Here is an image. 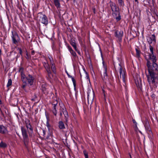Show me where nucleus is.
<instances>
[{
  "label": "nucleus",
  "mask_w": 158,
  "mask_h": 158,
  "mask_svg": "<svg viewBox=\"0 0 158 158\" xmlns=\"http://www.w3.org/2000/svg\"><path fill=\"white\" fill-rule=\"evenodd\" d=\"M7 131L6 128L3 126H0V133L2 134L5 133Z\"/></svg>",
  "instance_id": "nucleus-15"
},
{
  "label": "nucleus",
  "mask_w": 158,
  "mask_h": 158,
  "mask_svg": "<svg viewBox=\"0 0 158 158\" xmlns=\"http://www.w3.org/2000/svg\"><path fill=\"white\" fill-rule=\"evenodd\" d=\"M26 127L28 129L30 130L31 131H32V127L31 126L30 123L26 124Z\"/></svg>",
  "instance_id": "nucleus-22"
},
{
  "label": "nucleus",
  "mask_w": 158,
  "mask_h": 158,
  "mask_svg": "<svg viewBox=\"0 0 158 158\" xmlns=\"http://www.w3.org/2000/svg\"><path fill=\"white\" fill-rule=\"evenodd\" d=\"M50 137V135H49L45 138V139L47 141H48L49 139H51Z\"/></svg>",
  "instance_id": "nucleus-32"
},
{
  "label": "nucleus",
  "mask_w": 158,
  "mask_h": 158,
  "mask_svg": "<svg viewBox=\"0 0 158 158\" xmlns=\"http://www.w3.org/2000/svg\"><path fill=\"white\" fill-rule=\"evenodd\" d=\"M85 73H86V75L87 76V73L86 72H85Z\"/></svg>",
  "instance_id": "nucleus-47"
},
{
  "label": "nucleus",
  "mask_w": 158,
  "mask_h": 158,
  "mask_svg": "<svg viewBox=\"0 0 158 158\" xmlns=\"http://www.w3.org/2000/svg\"><path fill=\"white\" fill-rule=\"evenodd\" d=\"M67 47H68V48L69 51H70V52L73 51V50L72 49V48H71V47L70 46L68 45V46Z\"/></svg>",
  "instance_id": "nucleus-33"
},
{
  "label": "nucleus",
  "mask_w": 158,
  "mask_h": 158,
  "mask_svg": "<svg viewBox=\"0 0 158 158\" xmlns=\"http://www.w3.org/2000/svg\"><path fill=\"white\" fill-rule=\"evenodd\" d=\"M118 68L119 69L120 77H118V80L119 82L123 85H125V73L124 69L122 67L120 64H119Z\"/></svg>",
  "instance_id": "nucleus-5"
},
{
  "label": "nucleus",
  "mask_w": 158,
  "mask_h": 158,
  "mask_svg": "<svg viewBox=\"0 0 158 158\" xmlns=\"http://www.w3.org/2000/svg\"><path fill=\"white\" fill-rule=\"evenodd\" d=\"M58 104V102L56 100H55L52 103V106H56Z\"/></svg>",
  "instance_id": "nucleus-28"
},
{
  "label": "nucleus",
  "mask_w": 158,
  "mask_h": 158,
  "mask_svg": "<svg viewBox=\"0 0 158 158\" xmlns=\"http://www.w3.org/2000/svg\"><path fill=\"white\" fill-rule=\"evenodd\" d=\"M24 85H23L22 86V88L24 89V88H25V87H26V85H27V84H25V83H24Z\"/></svg>",
  "instance_id": "nucleus-35"
},
{
  "label": "nucleus",
  "mask_w": 158,
  "mask_h": 158,
  "mask_svg": "<svg viewBox=\"0 0 158 158\" xmlns=\"http://www.w3.org/2000/svg\"><path fill=\"white\" fill-rule=\"evenodd\" d=\"M145 58L147 61V66L149 73V74L147 75V80L150 86L156 87L158 83V64L156 63V59L153 58L150 59L152 61V64L147 56H145Z\"/></svg>",
  "instance_id": "nucleus-1"
},
{
  "label": "nucleus",
  "mask_w": 158,
  "mask_h": 158,
  "mask_svg": "<svg viewBox=\"0 0 158 158\" xmlns=\"http://www.w3.org/2000/svg\"><path fill=\"white\" fill-rule=\"evenodd\" d=\"M130 156L131 157V155H130Z\"/></svg>",
  "instance_id": "nucleus-49"
},
{
  "label": "nucleus",
  "mask_w": 158,
  "mask_h": 158,
  "mask_svg": "<svg viewBox=\"0 0 158 158\" xmlns=\"http://www.w3.org/2000/svg\"><path fill=\"white\" fill-rule=\"evenodd\" d=\"M102 91L103 92V93L104 94V96H105V91H104V90L103 89H102Z\"/></svg>",
  "instance_id": "nucleus-41"
},
{
  "label": "nucleus",
  "mask_w": 158,
  "mask_h": 158,
  "mask_svg": "<svg viewBox=\"0 0 158 158\" xmlns=\"http://www.w3.org/2000/svg\"><path fill=\"white\" fill-rule=\"evenodd\" d=\"M115 33V36L118 38L119 41H121L122 40V37L123 35V31H116Z\"/></svg>",
  "instance_id": "nucleus-12"
},
{
  "label": "nucleus",
  "mask_w": 158,
  "mask_h": 158,
  "mask_svg": "<svg viewBox=\"0 0 158 158\" xmlns=\"http://www.w3.org/2000/svg\"><path fill=\"white\" fill-rule=\"evenodd\" d=\"M12 80L11 79H9L8 81V82L7 83V87H9V86H11L12 85Z\"/></svg>",
  "instance_id": "nucleus-23"
},
{
  "label": "nucleus",
  "mask_w": 158,
  "mask_h": 158,
  "mask_svg": "<svg viewBox=\"0 0 158 158\" xmlns=\"http://www.w3.org/2000/svg\"><path fill=\"white\" fill-rule=\"evenodd\" d=\"M22 68L20 69L19 71L20 73L21 77V80L23 83L27 84L28 83L30 85H33L34 82V78L32 76L29 75L27 77H26L23 72Z\"/></svg>",
  "instance_id": "nucleus-3"
},
{
  "label": "nucleus",
  "mask_w": 158,
  "mask_h": 158,
  "mask_svg": "<svg viewBox=\"0 0 158 158\" xmlns=\"http://www.w3.org/2000/svg\"><path fill=\"white\" fill-rule=\"evenodd\" d=\"M35 53V51L34 50H32L31 52V54L32 55H34V54Z\"/></svg>",
  "instance_id": "nucleus-37"
},
{
  "label": "nucleus",
  "mask_w": 158,
  "mask_h": 158,
  "mask_svg": "<svg viewBox=\"0 0 158 158\" xmlns=\"http://www.w3.org/2000/svg\"><path fill=\"white\" fill-rule=\"evenodd\" d=\"M37 98V97L35 95V98Z\"/></svg>",
  "instance_id": "nucleus-44"
},
{
  "label": "nucleus",
  "mask_w": 158,
  "mask_h": 158,
  "mask_svg": "<svg viewBox=\"0 0 158 158\" xmlns=\"http://www.w3.org/2000/svg\"><path fill=\"white\" fill-rule=\"evenodd\" d=\"M31 100H32V101H34V100H35V99H34V98H32V99H31Z\"/></svg>",
  "instance_id": "nucleus-43"
},
{
  "label": "nucleus",
  "mask_w": 158,
  "mask_h": 158,
  "mask_svg": "<svg viewBox=\"0 0 158 158\" xmlns=\"http://www.w3.org/2000/svg\"><path fill=\"white\" fill-rule=\"evenodd\" d=\"M135 83L137 86L138 85L139 87L140 85H142L141 81L139 76H137V79L135 80Z\"/></svg>",
  "instance_id": "nucleus-14"
},
{
  "label": "nucleus",
  "mask_w": 158,
  "mask_h": 158,
  "mask_svg": "<svg viewBox=\"0 0 158 158\" xmlns=\"http://www.w3.org/2000/svg\"><path fill=\"white\" fill-rule=\"evenodd\" d=\"M68 76H69V77H70L71 78V77H72L71 76H70V75H68Z\"/></svg>",
  "instance_id": "nucleus-45"
},
{
  "label": "nucleus",
  "mask_w": 158,
  "mask_h": 158,
  "mask_svg": "<svg viewBox=\"0 0 158 158\" xmlns=\"http://www.w3.org/2000/svg\"><path fill=\"white\" fill-rule=\"evenodd\" d=\"M63 114L64 115V116L65 121H64V122L66 125H67L69 116L65 107L63 105H62L61 106H60V116L62 117Z\"/></svg>",
  "instance_id": "nucleus-6"
},
{
  "label": "nucleus",
  "mask_w": 158,
  "mask_h": 158,
  "mask_svg": "<svg viewBox=\"0 0 158 158\" xmlns=\"http://www.w3.org/2000/svg\"><path fill=\"white\" fill-rule=\"evenodd\" d=\"M46 126L47 127L48 129H49L51 127L49 123V119L47 118V122H46Z\"/></svg>",
  "instance_id": "nucleus-26"
},
{
  "label": "nucleus",
  "mask_w": 158,
  "mask_h": 158,
  "mask_svg": "<svg viewBox=\"0 0 158 158\" xmlns=\"http://www.w3.org/2000/svg\"><path fill=\"white\" fill-rule=\"evenodd\" d=\"M148 127V129H149V128L148 127Z\"/></svg>",
  "instance_id": "nucleus-48"
},
{
  "label": "nucleus",
  "mask_w": 158,
  "mask_h": 158,
  "mask_svg": "<svg viewBox=\"0 0 158 158\" xmlns=\"http://www.w3.org/2000/svg\"><path fill=\"white\" fill-rule=\"evenodd\" d=\"M59 127L60 129H64L65 128V127L64 126L63 122L62 121H60L59 122Z\"/></svg>",
  "instance_id": "nucleus-18"
},
{
  "label": "nucleus",
  "mask_w": 158,
  "mask_h": 158,
  "mask_svg": "<svg viewBox=\"0 0 158 158\" xmlns=\"http://www.w3.org/2000/svg\"><path fill=\"white\" fill-rule=\"evenodd\" d=\"M71 77V78H72V81L73 82L74 85V86H75V85H76V84H75V83H76V81H75V80L72 77Z\"/></svg>",
  "instance_id": "nucleus-31"
},
{
  "label": "nucleus",
  "mask_w": 158,
  "mask_h": 158,
  "mask_svg": "<svg viewBox=\"0 0 158 158\" xmlns=\"http://www.w3.org/2000/svg\"><path fill=\"white\" fill-rule=\"evenodd\" d=\"M104 68L105 69V72L103 75L104 78V79H106L107 77V73L106 72V67H105Z\"/></svg>",
  "instance_id": "nucleus-21"
},
{
  "label": "nucleus",
  "mask_w": 158,
  "mask_h": 158,
  "mask_svg": "<svg viewBox=\"0 0 158 158\" xmlns=\"http://www.w3.org/2000/svg\"><path fill=\"white\" fill-rule=\"evenodd\" d=\"M48 58L51 63L50 66L51 68H50L49 65L47 62H44L43 64L48 72L49 77L51 78V70L53 72L55 73L56 72V68L52 57L51 56H49Z\"/></svg>",
  "instance_id": "nucleus-2"
},
{
  "label": "nucleus",
  "mask_w": 158,
  "mask_h": 158,
  "mask_svg": "<svg viewBox=\"0 0 158 158\" xmlns=\"http://www.w3.org/2000/svg\"><path fill=\"white\" fill-rule=\"evenodd\" d=\"M110 6L112 11V15L116 19L117 21L121 19V16L120 15L118 8L115 4L112 2H110Z\"/></svg>",
  "instance_id": "nucleus-4"
},
{
  "label": "nucleus",
  "mask_w": 158,
  "mask_h": 158,
  "mask_svg": "<svg viewBox=\"0 0 158 158\" xmlns=\"http://www.w3.org/2000/svg\"><path fill=\"white\" fill-rule=\"evenodd\" d=\"M54 3L55 6L57 8H59L60 7V5L59 0H54Z\"/></svg>",
  "instance_id": "nucleus-19"
},
{
  "label": "nucleus",
  "mask_w": 158,
  "mask_h": 158,
  "mask_svg": "<svg viewBox=\"0 0 158 158\" xmlns=\"http://www.w3.org/2000/svg\"><path fill=\"white\" fill-rule=\"evenodd\" d=\"M79 54H80V52L77 49V51Z\"/></svg>",
  "instance_id": "nucleus-42"
},
{
  "label": "nucleus",
  "mask_w": 158,
  "mask_h": 158,
  "mask_svg": "<svg viewBox=\"0 0 158 158\" xmlns=\"http://www.w3.org/2000/svg\"><path fill=\"white\" fill-rule=\"evenodd\" d=\"M136 55L137 57H139L140 55V51L137 49H136Z\"/></svg>",
  "instance_id": "nucleus-24"
},
{
  "label": "nucleus",
  "mask_w": 158,
  "mask_h": 158,
  "mask_svg": "<svg viewBox=\"0 0 158 158\" xmlns=\"http://www.w3.org/2000/svg\"><path fill=\"white\" fill-rule=\"evenodd\" d=\"M71 54L73 56H74V57H76L77 56V54H76V52L74 51H72V52H71Z\"/></svg>",
  "instance_id": "nucleus-30"
},
{
  "label": "nucleus",
  "mask_w": 158,
  "mask_h": 158,
  "mask_svg": "<svg viewBox=\"0 0 158 158\" xmlns=\"http://www.w3.org/2000/svg\"><path fill=\"white\" fill-rule=\"evenodd\" d=\"M26 58L27 59H29V57L27 53L26 54Z\"/></svg>",
  "instance_id": "nucleus-40"
},
{
  "label": "nucleus",
  "mask_w": 158,
  "mask_h": 158,
  "mask_svg": "<svg viewBox=\"0 0 158 158\" xmlns=\"http://www.w3.org/2000/svg\"><path fill=\"white\" fill-rule=\"evenodd\" d=\"M132 121H133V122L134 123L135 125L136 124V123L135 121V120L133 119Z\"/></svg>",
  "instance_id": "nucleus-39"
},
{
  "label": "nucleus",
  "mask_w": 158,
  "mask_h": 158,
  "mask_svg": "<svg viewBox=\"0 0 158 158\" xmlns=\"http://www.w3.org/2000/svg\"><path fill=\"white\" fill-rule=\"evenodd\" d=\"M46 85L45 84H43L42 85V90L44 91L46 90Z\"/></svg>",
  "instance_id": "nucleus-25"
},
{
  "label": "nucleus",
  "mask_w": 158,
  "mask_h": 158,
  "mask_svg": "<svg viewBox=\"0 0 158 158\" xmlns=\"http://www.w3.org/2000/svg\"><path fill=\"white\" fill-rule=\"evenodd\" d=\"M67 47H68V48L69 51H70V52L73 51V50L72 49V48H71V47L70 46L68 45V46Z\"/></svg>",
  "instance_id": "nucleus-34"
},
{
  "label": "nucleus",
  "mask_w": 158,
  "mask_h": 158,
  "mask_svg": "<svg viewBox=\"0 0 158 158\" xmlns=\"http://www.w3.org/2000/svg\"><path fill=\"white\" fill-rule=\"evenodd\" d=\"M135 2H137L138 0H135Z\"/></svg>",
  "instance_id": "nucleus-46"
},
{
  "label": "nucleus",
  "mask_w": 158,
  "mask_h": 158,
  "mask_svg": "<svg viewBox=\"0 0 158 158\" xmlns=\"http://www.w3.org/2000/svg\"><path fill=\"white\" fill-rule=\"evenodd\" d=\"M118 3L121 6H122L123 4V1L122 0H118Z\"/></svg>",
  "instance_id": "nucleus-29"
},
{
  "label": "nucleus",
  "mask_w": 158,
  "mask_h": 158,
  "mask_svg": "<svg viewBox=\"0 0 158 158\" xmlns=\"http://www.w3.org/2000/svg\"><path fill=\"white\" fill-rule=\"evenodd\" d=\"M56 106H52V112L53 114L55 116H56L57 114V111L56 108Z\"/></svg>",
  "instance_id": "nucleus-17"
},
{
  "label": "nucleus",
  "mask_w": 158,
  "mask_h": 158,
  "mask_svg": "<svg viewBox=\"0 0 158 158\" xmlns=\"http://www.w3.org/2000/svg\"><path fill=\"white\" fill-rule=\"evenodd\" d=\"M12 41L13 44L18 45V44L19 41V39L17 34L15 32H12Z\"/></svg>",
  "instance_id": "nucleus-9"
},
{
  "label": "nucleus",
  "mask_w": 158,
  "mask_h": 158,
  "mask_svg": "<svg viewBox=\"0 0 158 158\" xmlns=\"http://www.w3.org/2000/svg\"><path fill=\"white\" fill-rule=\"evenodd\" d=\"M22 134L23 136L24 143L26 145L29 142L28 136L26 130L23 127H21Z\"/></svg>",
  "instance_id": "nucleus-8"
},
{
  "label": "nucleus",
  "mask_w": 158,
  "mask_h": 158,
  "mask_svg": "<svg viewBox=\"0 0 158 158\" xmlns=\"http://www.w3.org/2000/svg\"><path fill=\"white\" fill-rule=\"evenodd\" d=\"M43 135L44 136L45 135V132L44 130H43Z\"/></svg>",
  "instance_id": "nucleus-38"
},
{
  "label": "nucleus",
  "mask_w": 158,
  "mask_h": 158,
  "mask_svg": "<svg viewBox=\"0 0 158 158\" xmlns=\"http://www.w3.org/2000/svg\"><path fill=\"white\" fill-rule=\"evenodd\" d=\"M19 52L20 54L22 55V51L21 48L19 49Z\"/></svg>",
  "instance_id": "nucleus-36"
},
{
  "label": "nucleus",
  "mask_w": 158,
  "mask_h": 158,
  "mask_svg": "<svg viewBox=\"0 0 158 158\" xmlns=\"http://www.w3.org/2000/svg\"><path fill=\"white\" fill-rule=\"evenodd\" d=\"M94 94L93 91H89L88 92V102L92 103L94 98Z\"/></svg>",
  "instance_id": "nucleus-10"
},
{
  "label": "nucleus",
  "mask_w": 158,
  "mask_h": 158,
  "mask_svg": "<svg viewBox=\"0 0 158 158\" xmlns=\"http://www.w3.org/2000/svg\"><path fill=\"white\" fill-rule=\"evenodd\" d=\"M147 41L149 45H151L152 42L154 44H155L156 43V39L155 35L153 34L152 35L151 37H149L147 39Z\"/></svg>",
  "instance_id": "nucleus-13"
},
{
  "label": "nucleus",
  "mask_w": 158,
  "mask_h": 158,
  "mask_svg": "<svg viewBox=\"0 0 158 158\" xmlns=\"http://www.w3.org/2000/svg\"><path fill=\"white\" fill-rule=\"evenodd\" d=\"M149 49L151 52V53H149L148 56V57L147 59H152V58H154L155 59H156V57L154 56L153 53V48L151 45H149Z\"/></svg>",
  "instance_id": "nucleus-11"
},
{
  "label": "nucleus",
  "mask_w": 158,
  "mask_h": 158,
  "mask_svg": "<svg viewBox=\"0 0 158 158\" xmlns=\"http://www.w3.org/2000/svg\"><path fill=\"white\" fill-rule=\"evenodd\" d=\"M83 153L85 156V158H88V156L87 152L86 151L84 150L83 151Z\"/></svg>",
  "instance_id": "nucleus-27"
},
{
  "label": "nucleus",
  "mask_w": 158,
  "mask_h": 158,
  "mask_svg": "<svg viewBox=\"0 0 158 158\" xmlns=\"http://www.w3.org/2000/svg\"><path fill=\"white\" fill-rule=\"evenodd\" d=\"M6 147V144L5 143L2 141L0 143V147L2 148H5Z\"/></svg>",
  "instance_id": "nucleus-20"
},
{
  "label": "nucleus",
  "mask_w": 158,
  "mask_h": 158,
  "mask_svg": "<svg viewBox=\"0 0 158 158\" xmlns=\"http://www.w3.org/2000/svg\"><path fill=\"white\" fill-rule=\"evenodd\" d=\"M37 19H39V21L42 23L46 25L48 23V20L46 16L42 12L39 13L38 14L37 17Z\"/></svg>",
  "instance_id": "nucleus-7"
},
{
  "label": "nucleus",
  "mask_w": 158,
  "mask_h": 158,
  "mask_svg": "<svg viewBox=\"0 0 158 158\" xmlns=\"http://www.w3.org/2000/svg\"><path fill=\"white\" fill-rule=\"evenodd\" d=\"M71 45L73 47L76 51H77V49L76 46L75 41L74 40H71L70 42Z\"/></svg>",
  "instance_id": "nucleus-16"
}]
</instances>
